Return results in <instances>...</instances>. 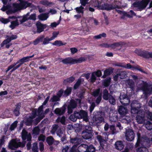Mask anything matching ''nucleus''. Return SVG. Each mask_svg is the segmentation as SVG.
<instances>
[{"mask_svg": "<svg viewBox=\"0 0 152 152\" xmlns=\"http://www.w3.org/2000/svg\"><path fill=\"white\" fill-rule=\"evenodd\" d=\"M108 100L110 104L114 105L115 104V97L112 95L109 97Z\"/></svg>", "mask_w": 152, "mask_h": 152, "instance_id": "de8ad7c7", "label": "nucleus"}, {"mask_svg": "<svg viewBox=\"0 0 152 152\" xmlns=\"http://www.w3.org/2000/svg\"><path fill=\"white\" fill-rule=\"evenodd\" d=\"M21 137L22 139L24 141L27 139V141L31 140V134L28 132L25 129H23L21 132Z\"/></svg>", "mask_w": 152, "mask_h": 152, "instance_id": "f3484780", "label": "nucleus"}, {"mask_svg": "<svg viewBox=\"0 0 152 152\" xmlns=\"http://www.w3.org/2000/svg\"><path fill=\"white\" fill-rule=\"evenodd\" d=\"M40 3L44 5L49 6L52 4V2H49L47 0H42L40 1Z\"/></svg>", "mask_w": 152, "mask_h": 152, "instance_id": "09e8293b", "label": "nucleus"}, {"mask_svg": "<svg viewBox=\"0 0 152 152\" xmlns=\"http://www.w3.org/2000/svg\"><path fill=\"white\" fill-rule=\"evenodd\" d=\"M60 99L57 95H53L50 99V101L52 102H56L60 101Z\"/></svg>", "mask_w": 152, "mask_h": 152, "instance_id": "3c124183", "label": "nucleus"}, {"mask_svg": "<svg viewBox=\"0 0 152 152\" xmlns=\"http://www.w3.org/2000/svg\"><path fill=\"white\" fill-rule=\"evenodd\" d=\"M100 9L102 10H105L110 11L115 9L116 8L119 9V7L117 5H113V4H108L107 3H104L100 6Z\"/></svg>", "mask_w": 152, "mask_h": 152, "instance_id": "1a4fd4ad", "label": "nucleus"}, {"mask_svg": "<svg viewBox=\"0 0 152 152\" xmlns=\"http://www.w3.org/2000/svg\"><path fill=\"white\" fill-rule=\"evenodd\" d=\"M26 141H23V142H17L14 139L11 140V142L9 144L10 148L12 149L15 148H18L19 147L23 148L25 146Z\"/></svg>", "mask_w": 152, "mask_h": 152, "instance_id": "0eeeda50", "label": "nucleus"}, {"mask_svg": "<svg viewBox=\"0 0 152 152\" xmlns=\"http://www.w3.org/2000/svg\"><path fill=\"white\" fill-rule=\"evenodd\" d=\"M131 107H136L140 108L141 107V104L139 101L137 100H133L131 104Z\"/></svg>", "mask_w": 152, "mask_h": 152, "instance_id": "7c9ffc66", "label": "nucleus"}, {"mask_svg": "<svg viewBox=\"0 0 152 152\" xmlns=\"http://www.w3.org/2000/svg\"><path fill=\"white\" fill-rule=\"evenodd\" d=\"M140 108L136 107H131V112L133 114H140L141 113H144V111L142 110H140Z\"/></svg>", "mask_w": 152, "mask_h": 152, "instance_id": "a878e982", "label": "nucleus"}, {"mask_svg": "<svg viewBox=\"0 0 152 152\" xmlns=\"http://www.w3.org/2000/svg\"><path fill=\"white\" fill-rule=\"evenodd\" d=\"M146 113L147 118L152 121V113L148 110L147 111Z\"/></svg>", "mask_w": 152, "mask_h": 152, "instance_id": "680f3d73", "label": "nucleus"}, {"mask_svg": "<svg viewBox=\"0 0 152 152\" xmlns=\"http://www.w3.org/2000/svg\"><path fill=\"white\" fill-rule=\"evenodd\" d=\"M77 102L74 99L70 100L69 104L67 107V112L69 114L71 113L73 111V109L77 107Z\"/></svg>", "mask_w": 152, "mask_h": 152, "instance_id": "4468645a", "label": "nucleus"}, {"mask_svg": "<svg viewBox=\"0 0 152 152\" xmlns=\"http://www.w3.org/2000/svg\"><path fill=\"white\" fill-rule=\"evenodd\" d=\"M118 112L120 115V116L123 117L127 113L128 110L126 107L123 106H120L118 109Z\"/></svg>", "mask_w": 152, "mask_h": 152, "instance_id": "a211bd4d", "label": "nucleus"}, {"mask_svg": "<svg viewBox=\"0 0 152 152\" xmlns=\"http://www.w3.org/2000/svg\"><path fill=\"white\" fill-rule=\"evenodd\" d=\"M34 54H33L31 56H27L26 57H23L21 58H20L19 60L22 62L23 64L25 63L28 62L31 60L30 58L34 57Z\"/></svg>", "mask_w": 152, "mask_h": 152, "instance_id": "c756f323", "label": "nucleus"}, {"mask_svg": "<svg viewBox=\"0 0 152 152\" xmlns=\"http://www.w3.org/2000/svg\"><path fill=\"white\" fill-rule=\"evenodd\" d=\"M96 148L92 144L88 145L86 152H95Z\"/></svg>", "mask_w": 152, "mask_h": 152, "instance_id": "4c0bfd02", "label": "nucleus"}, {"mask_svg": "<svg viewBox=\"0 0 152 152\" xmlns=\"http://www.w3.org/2000/svg\"><path fill=\"white\" fill-rule=\"evenodd\" d=\"M85 92H81L78 95V97L79 99H76V100L78 101V103L79 104H80L81 103L82 99L84 98V94Z\"/></svg>", "mask_w": 152, "mask_h": 152, "instance_id": "e433bc0d", "label": "nucleus"}, {"mask_svg": "<svg viewBox=\"0 0 152 152\" xmlns=\"http://www.w3.org/2000/svg\"><path fill=\"white\" fill-rule=\"evenodd\" d=\"M18 61H17L16 62H15L13 64L10 65L7 68V70L5 71L6 73H7L10 70L12 69L13 67L15 66L16 64H18Z\"/></svg>", "mask_w": 152, "mask_h": 152, "instance_id": "4d7b16f0", "label": "nucleus"}, {"mask_svg": "<svg viewBox=\"0 0 152 152\" xmlns=\"http://www.w3.org/2000/svg\"><path fill=\"white\" fill-rule=\"evenodd\" d=\"M48 17V15L45 13L40 14L38 16L39 19L42 20H46Z\"/></svg>", "mask_w": 152, "mask_h": 152, "instance_id": "49530a36", "label": "nucleus"}, {"mask_svg": "<svg viewBox=\"0 0 152 152\" xmlns=\"http://www.w3.org/2000/svg\"><path fill=\"white\" fill-rule=\"evenodd\" d=\"M115 146L116 149L121 151L124 147V141L121 140L117 141L115 144Z\"/></svg>", "mask_w": 152, "mask_h": 152, "instance_id": "6ab92c4d", "label": "nucleus"}, {"mask_svg": "<svg viewBox=\"0 0 152 152\" xmlns=\"http://www.w3.org/2000/svg\"><path fill=\"white\" fill-rule=\"evenodd\" d=\"M40 129L39 127H35L32 130L33 133L35 135H38L39 134L40 132Z\"/></svg>", "mask_w": 152, "mask_h": 152, "instance_id": "6e6d98bb", "label": "nucleus"}, {"mask_svg": "<svg viewBox=\"0 0 152 152\" xmlns=\"http://www.w3.org/2000/svg\"><path fill=\"white\" fill-rule=\"evenodd\" d=\"M64 92V90L63 89H61L58 91L56 94V95L60 98L61 96H63Z\"/></svg>", "mask_w": 152, "mask_h": 152, "instance_id": "052dcab7", "label": "nucleus"}, {"mask_svg": "<svg viewBox=\"0 0 152 152\" xmlns=\"http://www.w3.org/2000/svg\"><path fill=\"white\" fill-rule=\"evenodd\" d=\"M66 104H65L60 108H56L54 111V113L58 116L63 115L66 112Z\"/></svg>", "mask_w": 152, "mask_h": 152, "instance_id": "2eb2a0df", "label": "nucleus"}, {"mask_svg": "<svg viewBox=\"0 0 152 152\" xmlns=\"http://www.w3.org/2000/svg\"><path fill=\"white\" fill-rule=\"evenodd\" d=\"M146 127L148 130H151L152 129V123L149 121H147L146 124Z\"/></svg>", "mask_w": 152, "mask_h": 152, "instance_id": "0e129e2a", "label": "nucleus"}, {"mask_svg": "<svg viewBox=\"0 0 152 152\" xmlns=\"http://www.w3.org/2000/svg\"><path fill=\"white\" fill-rule=\"evenodd\" d=\"M72 91V88L71 87H67L66 88L64 91L63 96L66 97L71 94Z\"/></svg>", "mask_w": 152, "mask_h": 152, "instance_id": "2f4dec72", "label": "nucleus"}, {"mask_svg": "<svg viewBox=\"0 0 152 152\" xmlns=\"http://www.w3.org/2000/svg\"><path fill=\"white\" fill-rule=\"evenodd\" d=\"M54 141V139L52 136H49L47 137L46 139V142L49 145H52Z\"/></svg>", "mask_w": 152, "mask_h": 152, "instance_id": "c9c22d12", "label": "nucleus"}, {"mask_svg": "<svg viewBox=\"0 0 152 152\" xmlns=\"http://www.w3.org/2000/svg\"><path fill=\"white\" fill-rule=\"evenodd\" d=\"M141 88L143 93L150 94L152 93V84H149L146 82H144Z\"/></svg>", "mask_w": 152, "mask_h": 152, "instance_id": "9b49d317", "label": "nucleus"}, {"mask_svg": "<svg viewBox=\"0 0 152 152\" xmlns=\"http://www.w3.org/2000/svg\"><path fill=\"white\" fill-rule=\"evenodd\" d=\"M69 118L71 121L73 122H75L76 121L77 119H78L77 117L76 114H75V112L74 111L73 114L70 115Z\"/></svg>", "mask_w": 152, "mask_h": 152, "instance_id": "c03bdc74", "label": "nucleus"}, {"mask_svg": "<svg viewBox=\"0 0 152 152\" xmlns=\"http://www.w3.org/2000/svg\"><path fill=\"white\" fill-rule=\"evenodd\" d=\"M19 24L18 20L16 19L15 20L12 21L11 22V23L10 26L12 29H13L16 26H18Z\"/></svg>", "mask_w": 152, "mask_h": 152, "instance_id": "ea45409f", "label": "nucleus"}, {"mask_svg": "<svg viewBox=\"0 0 152 152\" xmlns=\"http://www.w3.org/2000/svg\"><path fill=\"white\" fill-rule=\"evenodd\" d=\"M113 68L110 67L106 69L104 72V75L102 77L104 78H106L107 76L111 75L113 72Z\"/></svg>", "mask_w": 152, "mask_h": 152, "instance_id": "5701e85b", "label": "nucleus"}, {"mask_svg": "<svg viewBox=\"0 0 152 152\" xmlns=\"http://www.w3.org/2000/svg\"><path fill=\"white\" fill-rule=\"evenodd\" d=\"M150 1V0H142L141 1H135L133 5L135 7L139 9H145Z\"/></svg>", "mask_w": 152, "mask_h": 152, "instance_id": "39448f33", "label": "nucleus"}, {"mask_svg": "<svg viewBox=\"0 0 152 152\" xmlns=\"http://www.w3.org/2000/svg\"><path fill=\"white\" fill-rule=\"evenodd\" d=\"M96 76L94 74V73L92 72L91 74V76L90 78V82L92 83L95 82L96 80Z\"/></svg>", "mask_w": 152, "mask_h": 152, "instance_id": "13d9d810", "label": "nucleus"}, {"mask_svg": "<svg viewBox=\"0 0 152 152\" xmlns=\"http://www.w3.org/2000/svg\"><path fill=\"white\" fill-rule=\"evenodd\" d=\"M70 141L71 143L75 144L74 145H75L76 147H77L78 145L81 144L82 139L77 137L74 138L70 137Z\"/></svg>", "mask_w": 152, "mask_h": 152, "instance_id": "aec40b11", "label": "nucleus"}, {"mask_svg": "<svg viewBox=\"0 0 152 152\" xmlns=\"http://www.w3.org/2000/svg\"><path fill=\"white\" fill-rule=\"evenodd\" d=\"M100 88H98L96 89L93 91L92 93V95L94 97H96L99 96V95L101 93L100 92Z\"/></svg>", "mask_w": 152, "mask_h": 152, "instance_id": "79ce46f5", "label": "nucleus"}, {"mask_svg": "<svg viewBox=\"0 0 152 152\" xmlns=\"http://www.w3.org/2000/svg\"><path fill=\"white\" fill-rule=\"evenodd\" d=\"M82 79L79 78L78 79L77 81L74 85L73 86V88L74 90H76L77 89L80 85L81 84Z\"/></svg>", "mask_w": 152, "mask_h": 152, "instance_id": "58836bf2", "label": "nucleus"}, {"mask_svg": "<svg viewBox=\"0 0 152 152\" xmlns=\"http://www.w3.org/2000/svg\"><path fill=\"white\" fill-rule=\"evenodd\" d=\"M116 12L119 14L120 15L122 14V15L121 16V18L122 19H124L125 18V17H127L129 18H132V16L130 15L129 14H128L125 11H122L120 10H116Z\"/></svg>", "mask_w": 152, "mask_h": 152, "instance_id": "4be33fe9", "label": "nucleus"}, {"mask_svg": "<svg viewBox=\"0 0 152 152\" xmlns=\"http://www.w3.org/2000/svg\"><path fill=\"white\" fill-rule=\"evenodd\" d=\"M36 25L37 28V33H40L43 31L47 26L46 24H43L39 21L36 22Z\"/></svg>", "mask_w": 152, "mask_h": 152, "instance_id": "dca6fc26", "label": "nucleus"}, {"mask_svg": "<svg viewBox=\"0 0 152 152\" xmlns=\"http://www.w3.org/2000/svg\"><path fill=\"white\" fill-rule=\"evenodd\" d=\"M111 78L109 77L104 79L102 83V85L105 87H107L110 85Z\"/></svg>", "mask_w": 152, "mask_h": 152, "instance_id": "72a5a7b5", "label": "nucleus"}, {"mask_svg": "<svg viewBox=\"0 0 152 152\" xmlns=\"http://www.w3.org/2000/svg\"><path fill=\"white\" fill-rule=\"evenodd\" d=\"M30 13L28 12L26 14L22 16V18L19 21L20 23L22 24L29 20H35L36 19V15L35 13H33L30 15Z\"/></svg>", "mask_w": 152, "mask_h": 152, "instance_id": "6e6552de", "label": "nucleus"}, {"mask_svg": "<svg viewBox=\"0 0 152 152\" xmlns=\"http://www.w3.org/2000/svg\"><path fill=\"white\" fill-rule=\"evenodd\" d=\"M86 61V59L84 57H81L77 59L68 57L63 59L61 61L64 64L72 65L77 63H81Z\"/></svg>", "mask_w": 152, "mask_h": 152, "instance_id": "f03ea898", "label": "nucleus"}, {"mask_svg": "<svg viewBox=\"0 0 152 152\" xmlns=\"http://www.w3.org/2000/svg\"><path fill=\"white\" fill-rule=\"evenodd\" d=\"M18 122L16 121H15L12 123L10 125V129L11 131H12L14 130L17 127V124Z\"/></svg>", "mask_w": 152, "mask_h": 152, "instance_id": "5fc2aeb1", "label": "nucleus"}, {"mask_svg": "<svg viewBox=\"0 0 152 152\" xmlns=\"http://www.w3.org/2000/svg\"><path fill=\"white\" fill-rule=\"evenodd\" d=\"M32 4V3L24 1L23 2L16 4V7L18 10H22L26 9L28 7H31Z\"/></svg>", "mask_w": 152, "mask_h": 152, "instance_id": "f8f14e48", "label": "nucleus"}, {"mask_svg": "<svg viewBox=\"0 0 152 152\" xmlns=\"http://www.w3.org/2000/svg\"><path fill=\"white\" fill-rule=\"evenodd\" d=\"M116 115H115V114L114 116H110V120L112 122H115L118 120V117L117 116V114L116 113Z\"/></svg>", "mask_w": 152, "mask_h": 152, "instance_id": "e2e57ef3", "label": "nucleus"}, {"mask_svg": "<svg viewBox=\"0 0 152 152\" xmlns=\"http://www.w3.org/2000/svg\"><path fill=\"white\" fill-rule=\"evenodd\" d=\"M96 137L97 140L99 142L101 147L102 149H104V144L105 143L106 140L104 139L103 137L100 135H97Z\"/></svg>", "mask_w": 152, "mask_h": 152, "instance_id": "412c9836", "label": "nucleus"}, {"mask_svg": "<svg viewBox=\"0 0 152 152\" xmlns=\"http://www.w3.org/2000/svg\"><path fill=\"white\" fill-rule=\"evenodd\" d=\"M53 45L56 46L57 47H60L64 45H65L66 43H63L61 40H56L54 42L51 43Z\"/></svg>", "mask_w": 152, "mask_h": 152, "instance_id": "f704fd0d", "label": "nucleus"}, {"mask_svg": "<svg viewBox=\"0 0 152 152\" xmlns=\"http://www.w3.org/2000/svg\"><path fill=\"white\" fill-rule=\"evenodd\" d=\"M121 103L123 105L126 106L129 104L130 102L129 97L124 93H121L119 98Z\"/></svg>", "mask_w": 152, "mask_h": 152, "instance_id": "423d86ee", "label": "nucleus"}, {"mask_svg": "<svg viewBox=\"0 0 152 152\" xmlns=\"http://www.w3.org/2000/svg\"><path fill=\"white\" fill-rule=\"evenodd\" d=\"M74 112L75 114H76L78 119L83 118V120L86 122L88 121V113L87 112L83 110H80L78 111H75Z\"/></svg>", "mask_w": 152, "mask_h": 152, "instance_id": "20e7f679", "label": "nucleus"}, {"mask_svg": "<svg viewBox=\"0 0 152 152\" xmlns=\"http://www.w3.org/2000/svg\"><path fill=\"white\" fill-rule=\"evenodd\" d=\"M105 113L102 111H94L93 113V123L94 125L99 126L101 123L104 122V117Z\"/></svg>", "mask_w": 152, "mask_h": 152, "instance_id": "f257e3e1", "label": "nucleus"}, {"mask_svg": "<svg viewBox=\"0 0 152 152\" xmlns=\"http://www.w3.org/2000/svg\"><path fill=\"white\" fill-rule=\"evenodd\" d=\"M82 6H83L82 5L80 6V7H77L75 8L76 11L77 13L79 14L81 13L82 14H83V9H84V8Z\"/></svg>", "mask_w": 152, "mask_h": 152, "instance_id": "a18cd8bd", "label": "nucleus"}, {"mask_svg": "<svg viewBox=\"0 0 152 152\" xmlns=\"http://www.w3.org/2000/svg\"><path fill=\"white\" fill-rule=\"evenodd\" d=\"M93 72L98 77H100L102 75V72L100 70H98L96 71H94Z\"/></svg>", "mask_w": 152, "mask_h": 152, "instance_id": "338daca9", "label": "nucleus"}, {"mask_svg": "<svg viewBox=\"0 0 152 152\" xmlns=\"http://www.w3.org/2000/svg\"><path fill=\"white\" fill-rule=\"evenodd\" d=\"M33 119L30 116L29 118H27L25 121V124L26 125L30 126L32 125V123L33 122Z\"/></svg>", "mask_w": 152, "mask_h": 152, "instance_id": "a19ab883", "label": "nucleus"}, {"mask_svg": "<svg viewBox=\"0 0 152 152\" xmlns=\"http://www.w3.org/2000/svg\"><path fill=\"white\" fill-rule=\"evenodd\" d=\"M120 76V79H123L126 78L127 77L126 73L124 71H121L118 73Z\"/></svg>", "mask_w": 152, "mask_h": 152, "instance_id": "864d4df0", "label": "nucleus"}, {"mask_svg": "<svg viewBox=\"0 0 152 152\" xmlns=\"http://www.w3.org/2000/svg\"><path fill=\"white\" fill-rule=\"evenodd\" d=\"M135 134L133 130L132 129H126L125 132V137L126 140L129 141H131L134 140Z\"/></svg>", "mask_w": 152, "mask_h": 152, "instance_id": "9d476101", "label": "nucleus"}, {"mask_svg": "<svg viewBox=\"0 0 152 152\" xmlns=\"http://www.w3.org/2000/svg\"><path fill=\"white\" fill-rule=\"evenodd\" d=\"M94 135L91 127L89 125L85 126V129L82 131V137L85 140H91Z\"/></svg>", "mask_w": 152, "mask_h": 152, "instance_id": "7ed1b4c3", "label": "nucleus"}, {"mask_svg": "<svg viewBox=\"0 0 152 152\" xmlns=\"http://www.w3.org/2000/svg\"><path fill=\"white\" fill-rule=\"evenodd\" d=\"M141 113V116L138 115L136 117V120L138 124L143 123L145 121L144 115L143 113Z\"/></svg>", "mask_w": 152, "mask_h": 152, "instance_id": "bb28decb", "label": "nucleus"}, {"mask_svg": "<svg viewBox=\"0 0 152 152\" xmlns=\"http://www.w3.org/2000/svg\"><path fill=\"white\" fill-rule=\"evenodd\" d=\"M137 139L136 145L137 146H138L140 144V142L141 141V135L140 133L138 132L137 133Z\"/></svg>", "mask_w": 152, "mask_h": 152, "instance_id": "bf43d9fd", "label": "nucleus"}, {"mask_svg": "<svg viewBox=\"0 0 152 152\" xmlns=\"http://www.w3.org/2000/svg\"><path fill=\"white\" fill-rule=\"evenodd\" d=\"M88 145L82 144L78 147V152H86L88 148Z\"/></svg>", "mask_w": 152, "mask_h": 152, "instance_id": "cd10ccee", "label": "nucleus"}, {"mask_svg": "<svg viewBox=\"0 0 152 152\" xmlns=\"http://www.w3.org/2000/svg\"><path fill=\"white\" fill-rule=\"evenodd\" d=\"M110 129L112 134H114L117 133V132L116 131L115 126L113 125H110Z\"/></svg>", "mask_w": 152, "mask_h": 152, "instance_id": "8fccbe9b", "label": "nucleus"}, {"mask_svg": "<svg viewBox=\"0 0 152 152\" xmlns=\"http://www.w3.org/2000/svg\"><path fill=\"white\" fill-rule=\"evenodd\" d=\"M135 52L139 56L146 58H149L150 57V52L145 50L136 49Z\"/></svg>", "mask_w": 152, "mask_h": 152, "instance_id": "ddd939ff", "label": "nucleus"}, {"mask_svg": "<svg viewBox=\"0 0 152 152\" xmlns=\"http://www.w3.org/2000/svg\"><path fill=\"white\" fill-rule=\"evenodd\" d=\"M77 147L75 145H73L71 148L70 152H78Z\"/></svg>", "mask_w": 152, "mask_h": 152, "instance_id": "774afa93", "label": "nucleus"}, {"mask_svg": "<svg viewBox=\"0 0 152 152\" xmlns=\"http://www.w3.org/2000/svg\"><path fill=\"white\" fill-rule=\"evenodd\" d=\"M7 38L3 41V44L9 43L12 40L16 39L18 36L16 35H12L11 36L7 35Z\"/></svg>", "mask_w": 152, "mask_h": 152, "instance_id": "393cba45", "label": "nucleus"}, {"mask_svg": "<svg viewBox=\"0 0 152 152\" xmlns=\"http://www.w3.org/2000/svg\"><path fill=\"white\" fill-rule=\"evenodd\" d=\"M21 103L20 102H19L15 105V108L13 111V113L14 115L16 116H18L20 114V108L21 107Z\"/></svg>", "mask_w": 152, "mask_h": 152, "instance_id": "b1692460", "label": "nucleus"}, {"mask_svg": "<svg viewBox=\"0 0 152 152\" xmlns=\"http://www.w3.org/2000/svg\"><path fill=\"white\" fill-rule=\"evenodd\" d=\"M107 37V35L106 33H103L102 34H99L98 35H97L94 37V38L96 39H99L102 37L105 38Z\"/></svg>", "mask_w": 152, "mask_h": 152, "instance_id": "603ef678", "label": "nucleus"}, {"mask_svg": "<svg viewBox=\"0 0 152 152\" xmlns=\"http://www.w3.org/2000/svg\"><path fill=\"white\" fill-rule=\"evenodd\" d=\"M102 99V93H101L99 96L96 100V102L97 104H99L100 102Z\"/></svg>", "mask_w": 152, "mask_h": 152, "instance_id": "69168bd1", "label": "nucleus"}, {"mask_svg": "<svg viewBox=\"0 0 152 152\" xmlns=\"http://www.w3.org/2000/svg\"><path fill=\"white\" fill-rule=\"evenodd\" d=\"M111 94L108 92V90L106 89L103 90V91L102 98L103 99L106 100H107L109 99V97Z\"/></svg>", "mask_w": 152, "mask_h": 152, "instance_id": "c85d7f7f", "label": "nucleus"}, {"mask_svg": "<svg viewBox=\"0 0 152 152\" xmlns=\"http://www.w3.org/2000/svg\"><path fill=\"white\" fill-rule=\"evenodd\" d=\"M122 45L121 42H116L111 44H109V48L110 47L112 49H115Z\"/></svg>", "mask_w": 152, "mask_h": 152, "instance_id": "37998d69", "label": "nucleus"}, {"mask_svg": "<svg viewBox=\"0 0 152 152\" xmlns=\"http://www.w3.org/2000/svg\"><path fill=\"white\" fill-rule=\"evenodd\" d=\"M75 80V77L73 76H72L68 78L64 79L63 82V84L66 85L68 83H72Z\"/></svg>", "mask_w": 152, "mask_h": 152, "instance_id": "473e14b6", "label": "nucleus"}]
</instances>
